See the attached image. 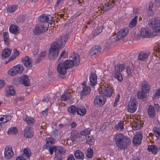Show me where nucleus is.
<instances>
[{
    "instance_id": "obj_1",
    "label": "nucleus",
    "mask_w": 160,
    "mask_h": 160,
    "mask_svg": "<svg viewBox=\"0 0 160 160\" xmlns=\"http://www.w3.org/2000/svg\"><path fill=\"white\" fill-rule=\"evenodd\" d=\"M148 24L150 27L153 28L154 32L148 28H142L140 34L142 37L152 38L157 35L156 32H160V19L153 18L149 21Z\"/></svg>"
},
{
    "instance_id": "obj_2",
    "label": "nucleus",
    "mask_w": 160,
    "mask_h": 160,
    "mask_svg": "<svg viewBox=\"0 0 160 160\" xmlns=\"http://www.w3.org/2000/svg\"><path fill=\"white\" fill-rule=\"evenodd\" d=\"M67 39V36L64 38L60 37L51 44L48 53L49 57L51 59H54L57 57L60 49L63 47Z\"/></svg>"
},
{
    "instance_id": "obj_3",
    "label": "nucleus",
    "mask_w": 160,
    "mask_h": 160,
    "mask_svg": "<svg viewBox=\"0 0 160 160\" xmlns=\"http://www.w3.org/2000/svg\"><path fill=\"white\" fill-rule=\"evenodd\" d=\"M73 58V61L72 60H67L63 62L59 63L57 66L58 72L60 74H64L67 69L72 67L74 63L76 66H77L80 63V57L78 55L74 54Z\"/></svg>"
},
{
    "instance_id": "obj_4",
    "label": "nucleus",
    "mask_w": 160,
    "mask_h": 160,
    "mask_svg": "<svg viewBox=\"0 0 160 160\" xmlns=\"http://www.w3.org/2000/svg\"><path fill=\"white\" fill-rule=\"evenodd\" d=\"M114 140L116 146L120 150L126 149L131 144V140L122 134L119 133L114 137Z\"/></svg>"
},
{
    "instance_id": "obj_5",
    "label": "nucleus",
    "mask_w": 160,
    "mask_h": 160,
    "mask_svg": "<svg viewBox=\"0 0 160 160\" xmlns=\"http://www.w3.org/2000/svg\"><path fill=\"white\" fill-rule=\"evenodd\" d=\"M125 65L123 64H117L115 66L114 77L119 81L121 82L123 80L122 74L121 72L124 70Z\"/></svg>"
},
{
    "instance_id": "obj_6",
    "label": "nucleus",
    "mask_w": 160,
    "mask_h": 160,
    "mask_svg": "<svg viewBox=\"0 0 160 160\" xmlns=\"http://www.w3.org/2000/svg\"><path fill=\"white\" fill-rule=\"evenodd\" d=\"M66 150L61 146L57 147L55 151V156L54 160H61L65 155Z\"/></svg>"
},
{
    "instance_id": "obj_7",
    "label": "nucleus",
    "mask_w": 160,
    "mask_h": 160,
    "mask_svg": "<svg viewBox=\"0 0 160 160\" xmlns=\"http://www.w3.org/2000/svg\"><path fill=\"white\" fill-rule=\"evenodd\" d=\"M23 70V66L20 64H18L10 69L8 71V73L12 76H15L18 73H22Z\"/></svg>"
},
{
    "instance_id": "obj_8",
    "label": "nucleus",
    "mask_w": 160,
    "mask_h": 160,
    "mask_svg": "<svg viewBox=\"0 0 160 160\" xmlns=\"http://www.w3.org/2000/svg\"><path fill=\"white\" fill-rule=\"evenodd\" d=\"M137 104L136 99L134 97H132L128 104V111L132 113L135 112L137 108Z\"/></svg>"
},
{
    "instance_id": "obj_9",
    "label": "nucleus",
    "mask_w": 160,
    "mask_h": 160,
    "mask_svg": "<svg viewBox=\"0 0 160 160\" xmlns=\"http://www.w3.org/2000/svg\"><path fill=\"white\" fill-rule=\"evenodd\" d=\"M99 93L107 97L112 96L113 91L111 88L108 87H102L101 88V90L99 91Z\"/></svg>"
},
{
    "instance_id": "obj_10",
    "label": "nucleus",
    "mask_w": 160,
    "mask_h": 160,
    "mask_svg": "<svg viewBox=\"0 0 160 160\" xmlns=\"http://www.w3.org/2000/svg\"><path fill=\"white\" fill-rule=\"evenodd\" d=\"M48 30V28L45 27L43 25H37L33 29V32L34 34L38 35L41 34Z\"/></svg>"
},
{
    "instance_id": "obj_11",
    "label": "nucleus",
    "mask_w": 160,
    "mask_h": 160,
    "mask_svg": "<svg viewBox=\"0 0 160 160\" xmlns=\"http://www.w3.org/2000/svg\"><path fill=\"white\" fill-rule=\"evenodd\" d=\"M106 98L104 96L101 95H97L96 96L94 100V103L99 106H102L104 105L106 101Z\"/></svg>"
},
{
    "instance_id": "obj_12",
    "label": "nucleus",
    "mask_w": 160,
    "mask_h": 160,
    "mask_svg": "<svg viewBox=\"0 0 160 160\" xmlns=\"http://www.w3.org/2000/svg\"><path fill=\"white\" fill-rule=\"evenodd\" d=\"M128 32V30L127 28L123 29L120 30L116 37V40L119 41L124 38L127 35Z\"/></svg>"
},
{
    "instance_id": "obj_13",
    "label": "nucleus",
    "mask_w": 160,
    "mask_h": 160,
    "mask_svg": "<svg viewBox=\"0 0 160 160\" xmlns=\"http://www.w3.org/2000/svg\"><path fill=\"white\" fill-rule=\"evenodd\" d=\"M13 154L11 147L7 146L6 147L4 151V157L6 159H8L11 158L13 156Z\"/></svg>"
},
{
    "instance_id": "obj_14",
    "label": "nucleus",
    "mask_w": 160,
    "mask_h": 160,
    "mask_svg": "<svg viewBox=\"0 0 160 160\" xmlns=\"http://www.w3.org/2000/svg\"><path fill=\"white\" fill-rule=\"evenodd\" d=\"M142 138V133L141 132H138L134 136L132 142L136 145L140 144L141 142Z\"/></svg>"
},
{
    "instance_id": "obj_15",
    "label": "nucleus",
    "mask_w": 160,
    "mask_h": 160,
    "mask_svg": "<svg viewBox=\"0 0 160 160\" xmlns=\"http://www.w3.org/2000/svg\"><path fill=\"white\" fill-rule=\"evenodd\" d=\"M52 17L50 16H48L46 14H43L39 17L38 19L41 22L50 23L52 21Z\"/></svg>"
},
{
    "instance_id": "obj_16",
    "label": "nucleus",
    "mask_w": 160,
    "mask_h": 160,
    "mask_svg": "<svg viewBox=\"0 0 160 160\" xmlns=\"http://www.w3.org/2000/svg\"><path fill=\"white\" fill-rule=\"evenodd\" d=\"M101 50V47L96 45L93 47L89 51V54L91 56L98 55Z\"/></svg>"
},
{
    "instance_id": "obj_17",
    "label": "nucleus",
    "mask_w": 160,
    "mask_h": 160,
    "mask_svg": "<svg viewBox=\"0 0 160 160\" xmlns=\"http://www.w3.org/2000/svg\"><path fill=\"white\" fill-rule=\"evenodd\" d=\"M150 54V52L148 51L141 52L138 55V59L141 61H144L148 58Z\"/></svg>"
},
{
    "instance_id": "obj_18",
    "label": "nucleus",
    "mask_w": 160,
    "mask_h": 160,
    "mask_svg": "<svg viewBox=\"0 0 160 160\" xmlns=\"http://www.w3.org/2000/svg\"><path fill=\"white\" fill-rule=\"evenodd\" d=\"M22 61L23 64L26 67L30 68L32 66V60L29 57L27 56L25 57L22 58Z\"/></svg>"
},
{
    "instance_id": "obj_19",
    "label": "nucleus",
    "mask_w": 160,
    "mask_h": 160,
    "mask_svg": "<svg viewBox=\"0 0 160 160\" xmlns=\"http://www.w3.org/2000/svg\"><path fill=\"white\" fill-rule=\"evenodd\" d=\"M89 80L90 85L92 87L94 86L97 82L96 74L95 73H91L89 76Z\"/></svg>"
},
{
    "instance_id": "obj_20",
    "label": "nucleus",
    "mask_w": 160,
    "mask_h": 160,
    "mask_svg": "<svg viewBox=\"0 0 160 160\" xmlns=\"http://www.w3.org/2000/svg\"><path fill=\"white\" fill-rule=\"evenodd\" d=\"M28 78V76L27 75H22L20 78V82L25 86H28L29 85L30 82Z\"/></svg>"
},
{
    "instance_id": "obj_21",
    "label": "nucleus",
    "mask_w": 160,
    "mask_h": 160,
    "mask_svg": "<svg viewBox=\"0 0 160 160\" xmlns=\"http://www.w3.org/2000/svg\"><path fill=\"white\" fill-rule=\"evenodd\" d=\"M83 89L81 91L80 95L82 97L88 95L91 92V89L90 87L88 86L82 87Z\"/></svg>"
},
{
    "instance_id": "obj_22",
    "label": "nucleus",
    "mask_w": 160,
    "mask_h": 160,
    "mask_svg": "<svg viewBox=\"0 0 160 160\" xmlns=\"http://www.w3.org/2000/svg\"><path fill=\"white\" fill-rule=\"evenodd\" d=\"M77 113L78 115H83L86 113L84 107L81 105H78L77 107Z\"/></svg>"
},
{
    "instance_id": "obj_23",
    "label": "nucleus",
    "mask_w": 160,
    "mask_h": 160,
    "mask_svg": "<svg viewBox=\"0 0 160 160\" xmlns=\"http://www.w3.org/2000/svg\"><path fill=\"white\" fill-rule=\"evenodd\" d=\"M33 133L31 128L27 127L24 131V136L27 138H31L33 136Z\"/></svg>"
},
{
    "instance_id": "obj_24",
    "label": "nucleus",
    "mask_w": 160,
    "mask_h": 160,
    "mask_svg": "<svg viewBox=\"0 0 160 160\" xmlns=\"http://www.w3.org/2000/svg\"><path fill=\"white\" fill-rule=\"evenodd\" d=\"M23 120L25 121L28 125H32L34 123L35 120L34 118L30 116L27 115L24 116L22 118Z\"/></svg>"
},
{
    "instance_id": "obj_25",
    "label": "nucleus",
    "mask_w": 160,
    "mask_h": 160,
    "mask_svg": "<svg viewBox=\"0 0 160 160\" xmlns=\"http://www.w3.org/2000/svg\"><path fill=\"white\" fill-rule=\"evenodd\" d=\"M150 88V84L147 82H144L142 84L141 87L142 90L146 93L149 92Z\"/></svg>"
},
{
    "instance_id": "obj_26",
    "label": "nucleus",
    "mask_w": 160,
    "mask_h": 160,
    "mask_svg": "<svg viewBox=\"0 0 160 160\" xmlns=\"http://www.w3.org/2000/svg\"><path fill=\"white\" fill-rule=\"evenodd\" d=\"M80 135L79 133L76 130H72L71 133V140L72 142H74L77 138H80Z\"/></svg>"
},
{
    "instance_id": "obj_27",
    "label": "nucleus",
    "mask_w": 160,
    "mask_h": 160,
    "mask_svg": "<svg viewBox=\"0 0 160 160\" xmlns=\"http://www.w3.org/2000/svg\"><path fill=\"white\" fill-rule=\"evenodd\" d=\"M148 113L150 118H153L155 115L156 112L154 108L151 105L149 106L148 108Z\"/></svg>"
},
{
    "instance_id": "obj_28",
    "label": "nucleus",
    "mask_w": 160,
    "mask_h": 160,
    "mask_svg": "<svg viewBox=\"0 0 160 160\" xmlns=\"http://www.w3.org/2000/svg\"><path fill=\"white\" fill-rule=\"evenodd\" d=\"M74 155L76 158L78 159H83L84 157L83 152L79 150H77L74 153Z\"/></svg>"
},
{
    "instance_id": "obj_29",
    "label": "nucleus",
    "mask_w": 160,
    "mask_h": 160,
    "mask_svg": "<svg viewBox=\"0 0 160 160\" xmlns=\"http://www.w3.org/2000/svg\"><path fill=\"white\" fill-rule=\"evenodd\" d=\"M46 142V147L47 149L48 147H51V146L53 145L55 143L54 140L51 138L48 137L45 139Z\"/></svg>"
},
{
    "instance_id": "obj_30",
    "label": "nucleus",
    "mask_w": 160,
    "mask_h": 160,
    "mask_svg": "<svg viewBox=\"0 0 160 160\" xmlns=\"http://www.w3.org/2000/svg\"><path fill=\"white\" fill-rule=\"evenodd\" d=\"M72 94L70 92H68L63 93L61 97V100L65 101L68 99L71 96Z\"/></svg>"
},
{
    "instance_id": "obj_31",
    "label": "nucleus",
    "mask_w": 160,
    "mask_h": 160,
    "mask_svg": "<svg viewBox=\"0 0 160 160\" xmlns=\"http://www.w3.org/2000/svg\"><path fill=\"white\" fill-rule=\"evenodd\" d=\"M11 53V50L9 48L4 49L2 52V56L4 58L8 57Z\"/></svg>"
},
{
    "instance_id": "obj_32",
    "label": "nucleus",
    "mask_w": 160,
    "mask_h": 160,
    "mask_svg": "<svg viewBox=\"0 0 160 160\" xmlns=\"http://www.w3.org/2000/svg\"><path fill=\"white\" fill-rule=\"evenodd\" d=\"M18 27L16 25H11L9 27L10 32L12 33H18Z\"/></svg>"
},
{
    "instance_id": "obj_33",
    "label": "nucleus",
    "mask_w": 160,
    "mask_h": 160,
    "mask_svg": "<svg viewBox=\"0 0 160 160\" xmlns=\"http://www.w3.org/2000/svg\"><path fill=\"white\" fill-rule=\"evenodd\" d=\"M124 122L123 121H121L116 124L115 126V128L116 130L121 131L124 129Z\"/></svg>"
},
{
    "instance_id": "obj_34",
    "label": "nucleus",
    "mask_w": 160,
    "mask_h": 160,
    "mask_svg": "<svg viewBox=\"0 0 160 160\" xmlns=\"http://www.w3.org/2000/svg\"><path fill=\"white\" fill-rule=\"evenodd\" d=\"M148 150L154 154H155L157 152V148L154 145H151L148 146Z\"/></svg>"
},
{
    "instance_id": "obj_35",
    "label": "nucleus",
    "mask_w": 160,
    "mask_h": 160,
    "mask_svg": "<svg viewBox=\"0 0 160 160\" xmlns=\"http://www.w3.org/2000/svg\"><path fill=\"white\" fill-rule=\"evenodd\" d=\"M18 130L15 127H12L10 128L7 132L8 135L15 134L18 132Z\"/></svg>"
},
{
    "instance_id": "obj_36",
    "label": "nucleus",
    "mask_w": 160,
    "mask_h": 160,
    "mask_svg": "<svg viewBox=\"0 0 160 160\" xmlns=\"http://www.w3.org/2000/svg\"><path fill=\"white\" fill-rule=\"evenodd\" d=\"M134 68L132 66H127L126 68V72L128 75L131 77L132 76V73L133 72Z\"/></svg>"
},
{
    "instance_id": "obj_37",
    "label": "nucleus",
    "mask_w": 160,
    "mask_h": 160,
    "mask_svg": "<svg viewBox=\"0 0 160 160\" xmlns=\"http://www.w3.org/2000/svg\"><path fill=\"white\" fill-rule=\"evenodd\" d=\"M4 41L5 44L8 45L10 40L9 39V36L8 32H5L3 33Z\"/></svg>"
},
{
    "instance_id": "obj_38",
    "label": "nucleus",
    "mask_w": 160,
    "mask_h": 160,
    "mask_svg": "<svg viewBox=\"0 0 160 160\" xmlns=\"http://www.w3.org/2000/svg\"><path fill=\"white\" fill-rule=\"evenodd\" d=\"M137 18L138 17L135 16L134 18L132 19L131 21L130 22L129 26V28H132L136 26L137 24Z\"/></svg>"
},
{
    "instance_id": "obj_39",
    "label": "nucleus",
    "mask_w": 160,
    "mask_h": 160,
    "mask_svg": "<svg viewBox=\"0 0 160 160\" xmlns=\"http://www.w3.org/2000/svg\"><path fill=\"white\" fill-rule=\"evenodd\" d=\"M18 8V6L16 5H12L8 6L7 8L8 11L11 13L14 12Z\"/></svg>"
},
{
    "instance_id": "obj_40",
    "label": "nucleus",
    "mask_w": 160,
    "mask_h": 160,
    "mask_svg": "<svg viewBox=\"0 0 160 160\" xmlns=\"http://www.w3.org/2000/svg\"><path fill=\"white\" fill-rule=\"evenodd\" d=\"M146 92L142 91H139L137 93V97L139 98L142 99L146 98V95L145 94Z\"/></svg>"
},
{
    "instance_id": "obj_41",
    "label": "nucleus",
    "mask_w": 160,
    "mask_h": 160,
    "mask_svg": "<svg viewBox=\"0 0 160 160\" xmlns=\"http://www.w3.org/2000/svg\"><path fill=\"white\" fill-rule=\"evenodd\" d=\"M91 131V129L90 128H87L81 131L80 135L81 136H86L90 134Z\"/></svg>"
},
{
    "instance_id": "obj_42",
    "label": "nucleus",
    "mask_w": 160,
    "mask_h": 160,
    "mask_svg": "<svg viewBox=\"0 0 160 160\" xmlns=\"http://www.w3.org/2000/svg\"><path fill=\"white\" fill-rule=\"evenodd\" d=\"M93 156V150L91 148H88L86 156L87 158H92Z\"/></svg>"
},
{
    "instance_id": "obj_43",
    "label": "nucleus",
    "mask_w": 160,
    "mask_h": 160,
    "mask_svg": "<svg viewBox=\"0 0 160 160\" xmlns=\"http://www.w3.org/2000/svg\"><path fill=\"white\" fill-rule=\"evenodd\" d=\"M155 136L158 138H160V129L158 128L155 127L153 129Z\"/></svg>"
},
{
    "instance_id": "obj_44",
    "label": "nucleus",
    "mask_w": 160,
    "mask_h": 160,
    "mask_svg": "<svg viewBox=\"0 0 160 160\" xmlns=\"http://www.w3.org/2000/svg\"><path fill=\"white\" fill-rule=\"evenodd\" d=\"M68 110L69 113L72 114H75L77 112V108L73 105L70 106L68 108Z\"/></svg>"
},
{
    "instance_id": "obj_45",
    "label": "nucleus",
    "mask_w": 160,
    "mask_h": 160,
    "mask_svg": "<svg viewBox=\"0 0 160 160\" xmlns=\"http://www.w3.org/2000/svg\"><path fill=\"white\" fill-rule=\"evenodd\" d=\"M102 28L101 26L98 27L96 29L93 31V35L95 36H97L102 31Z\"/></svg>"
},
{
    "instance_id": "obj_46",
    "label": "nucleus",
    "mask_w": 160,
    "mask_h": 160,
    "mask_svg": "<svg viewBox=\"0 0 160 160\" xmlns=\"http://www.w3.org/2000/svg\"><path fill=\"white\" fill-rule=\"evenodd\" d=\"M24 156H25L28 160H29V157L31 155V153L29 151L26 149H25L24 150Z\"/></svg>"
},
{
    "instance_id": "obj_47",
    "label": "nucleus",
    "mask_w": 160,
    "mask_h": 160,
    "mask_svg": "<svg viewBox=\"0 0 160 160\" xmlns=\"http://www.w3.org/2000/svg\"><path fill=\"white\" fill-rule=\"evenodd\" d=\"M7 92L11 95H13L15 92L14 88L12 86H10L8 88Z\"/></svg>"
},
{
    "instance_id": "obj_48",
    "label": "nucleus",
    "mask_w": 160,
    "mask_h": 160,
    "mask_svg": "<svg viewBox=\"0 0 160 160\" xmlns=\"http://www.w3.org/2000/svg\"><path fill=\"white\" fill-rule=\"evenodd\" d=\"M141 127L140 124L138 123H135L133 125H132V129L134 130H137L139 129Z\"/></svg>"
},
{
    "instance_id": "obj_49",
    "label": "nucleus",
    "mask_w": 160,
    "mask_h": 160,
    "mask_svg": "<svg viewBox=\"0 0 160 160\" xmlns=\"http://www.w3.org/2000/svg\"><path fill=\"white\" fill-rule=\"evenodd\" d=\"M48 148H48V149H49L50 154L52 155L54 151L55 152V151L57 149V147L53 146V147H50Z\"/></svg>"
},
{
    "instance_id": "obj_50",
    "label": "nucleus",
    "mask_w": 160,
    "mask_h": 160,
    "mask_svg": "<svg viewBox=\"0 0 160 160\" xmlns=\"http://www.w3.org/2000/svg\"><path fill=\"white\" fill-rule=\"evenodd\" d=\"M115 4V1L114 0H112L111 1H110V2L108 4L107 8L106 10V11L109 9L113 7Z\"/></svg>"
},
{
    "instance_id": "obj_51",
    "label": "nucleus",
    "mask_w": 160,
    "mask_h": 160,
    "mask_svg": "<svg viewBox=\"0 0 160 160\" xmlns=\"http://www.w3.org/2000/svg\"><path fill=\"white\" fill-rule=\"evenodd\" d=\"M46 55V52H42L40 54H39L38 55V59L37 60H41L42 59L44 58V57Z\"/></svg>"
},
{
    "instance_id": "obj_52",
    "label": "nucleus",
    "mask_w": 160,
    "mask_h": 160,
    "mask_svg": "<svg viewBox=\"0 0 160 160\" xmlns=\"http://www.w3.org/2000/svg\"><path fill=\"white\" fill-rule=\"evenodd\" d=\"M65 55H66V54L65 53V50H63L62 51V52H61V54L60 55V56L59 57L58 60L60 61V59L61 58H64L65 57Z\"/></svg>"
},
{
    "instance_id": "obj_53",
    "label": "nucleus",
    "mask_w": 160,
    "mask_h": 160,
    "mask_svg": "<svg viewBox=\"0 0 160 160\" xmlns=\"http://www.w3.org/2000/svg\"><path fill=\"white\" fill-rule=\"evenodd\" d=\"M107 123H105L102 124L101 127L100 129L101 131H104L107 128Z\"/></svg>"
},
{
    "instance_id": "obj_54",
    "label": "nucleus",
    "mask_w": 160,
    "mask_h": 160,
    "mask_svg": "<svg viewBox=\"0 0 160 160\" xmlns=\"http://www.w3.org/2000/svg\"><path fill=\"white\" fill-rule=\"evenodd\" d=\"M58 130L54 129L52 132V135L53 136H56L58 135Z\"/></svg>"
},
{
    "instance_id": "obj_55",
    "label": "nucleus",
    "mask_w": 160,
    "mask_h": 160,
    "mask_svg": "<svg viewBox=\"0 0 160 160\" xmlns=\"http://www.w3.org/2000/svg\"><path fill=\"white\" fill-rule=\"evenodd\" d=\"M8 121L7 120H6L3 116L0 117V122L2 123H6Z\"/></svg>"
},
{
    "instance_id": "obj_56",
    "label": "nucleus",
    "mask_w": 160,
    "mask_h": 160,
    "mask_svg": "<svg viewBox=\"0 0 160 160\" xmlns=\"http://www.w3.org/2000/svg\"><path fill=\"white\" fill-rule=\"evenodd\" d=\"M18 19L19 22H22L24 20V17L23 15L19 16L18 17Z\"/></svg>"
},
{
    "instance_id": "obj_57",
    "label": "nucleus",
    "mask_w": 160,
    "mask_h": 160,
    "mask_svg": "<svg viewBox=\"0 0 160 160\" xmlns=\"http://www.w3.org/2000/svg\"><path fill=\"white\" fill-rule=\"evenodd\" d=\"M94 141V139L92 138H90V137L89 136H88L87 138H86V142H93Z\"/></svg>"
},
{
    "instance_id": "obj_58",
    "label": "nucleus",
    "mask_w": 160,
    "mask_h": 160,
    "mask_svg": "<svg viewBox=\"0 0 160 160\" xmlns=\"http://www.w3.org/2000/svg\"><path fill=\"white\" fill-rule=\"evenodd\" d=\"M6 120H7L8 121L10 120L11 119V116L9 115H3Z\"/></svg>"
},
{
    "instance_id": "obj_59",
    "label": "nucleus",
    "mask_w": 160,
    "mask_h": 160,
    "mask_svg": "<svg viewBox=\"0 0 160 160\" xmlns=\"http://www.w3.org/2000/svg\"><path fill=\"white\" fill-rule=\"evenodd\" d=\"M5 84V82L2 80H0V88L4 87Z\"/></svg>"
},
{
    "instance_id": "obj_60",
    "label": "nucleus",
    "mask_w": 160,
    "mask_h": 160,
    "mask_svg": "<svg viewBox=\"0 0 160 160\" xmlns=\"http://www.w3.org/2000/svg\"><path fill=\"white\" fill-rule=\"evenodd\" d=\"M71 128H75L77 126V124L74 122H71L70 125Z\"/></svg>"
},
{
    "instance_id": "obj_61",
    "label": "nucleus",
    "mask_w": 160,
    "mask_h": 160,
    "mask_svg": "<svg viewBox=\"0 0 160 160\" xmlns=\"http://www.w3.org/2000/svg\"><path fill=\"white\" fill-rule=\"evenodd\" d=\"M13 55H14L15 57H17L19 55V52L17 51L16 49H14V52L12 53Z\"/></svg>"
},
{
    "instance_id": "obj_62",
    "label": "nucleus",
    "mask_w": 160,
    "mask_h": 160,
    "mask_svg": "<svg viewBox=\"0 0 160 160\" xmlns=\"http://www.w3.org/2000/svg\"><path fill=\"white\" fill-rule=\"evenodd\" d=\"M67 160H75V159L73 155L72 154H70L68 156L67 159Z\"/></svg>"
},
{
    "instance_id": "obj_63",
    "label": "nucleus",
    "mask_w": 160,
    "mask_h": 160,
    "mask_svg": "<svg viewBox=\"0 0 160 160\" xmlns=\"http://www.w3.org/2000/svg\"><path fill=\"white\" fill-rule=\"evenodd\" d=\"M16 160H28L26 158L22 156H19L17 158Z\"/></svg>"
},
{
    "instance_id": "obj_64",
    "label": "nucleus",
    "mask_w": 160,
    "mask_h": 160,
    "mask_svg": "<svg viewBox=\"0 0 160 160\" xmlns=\"http://www.w3.org/2000/svg\"><path fill=\"white\" fill-rule=\"evenodd\" d=\"M156 51L157 53H158V54L160 55V43L158 44L157 49H156Z\"/></svg>"
}]
</instances>
